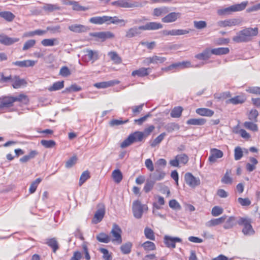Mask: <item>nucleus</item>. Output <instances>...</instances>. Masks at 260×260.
<instances>
[{
  "mask_svg": "<svg viewBox=\"0 0 260 260\" xmlns=\"http://www.w3.org/2000/svg\"><path fill=\"white\" fill-rule=\"evenodd\" d=\"M166 135V134L165 133H162L160 134L153 141V142L151 144V146L152 147H155L156 145H158L164 140Z\"/></svg>",
  "mask_w": 260,
  "mask_h": 260,
  "instance_id": "nucleus-57",
  "label": "nucleus"
},
{
  "mask_svg": "<svg viewBox=\"0 0 260 260\" xmlns=\"http://www.w3.org/2000/svg\"><path fill=\"white\" fill-rule=\"evenodd\" d=\"M238 19L232 18L221 20L218 22V25L220 27H232L240 24Z\"/></svg>",
  "mask_w": 260,
  "mask_h": 260,
  "instance_id": "nucleus-13",
  "label": "nucleus"
},
{
  "mask_svg": "<svg viewBox=\"0 0 260 260\" xmlns=\"http://www.w3.org/2000/svg\"><path fill=\"white\" fill-rule=\"evenodd\" d=\"M14 103L18 102L23 105H28L29 102V99L28 96L24 93H20L17 96H13Z\"/></svg>",
  "mask_w": 260,
  "mask_h": 260,
  "instance_id": "nucleus-29",
  "label": "nucleus"
},
{
  "mask_svg": "<svg viewBox=\"0 0 260 260\" xmlns=\"http://www.w3.org/2000/svg\"><path fill=\"white\" fill-rule=\"evenodd\" d=\"M0 17L7 22H12L15 18V15L10 11H3L0 12Z\"/></svg>",
  "mask_w": 260,
  "mask_h": 260,
  "instance_id": "nucleus-28",
  "label": "nucleus"
},
{
  "mask_svg": "<svg viewBox=\"0 0 260 260\" xmlns=\"http://www.w3.org/2000/svg\"><path fill=\"white\" fill-rule=\"evenodd\" d=\"M223 156V152L216 148H212L210 150V155L208 158V160L211 163H214L217 159L222 157Z\"/></svg>",
  "mask_w": 260,
  "mask_h": 260,
  "instance_id": "nucleus-14",
  "label": "nucleus"
},
{
  "mask_svg": "<svg viewBox=\"0 0 260 260\" xmlns=\"http://www.w3.org/2000/svg\"><path fill=\"white\" fill-rule=\"evenodd\" d=\"M183 109L181 106L175 107L171 111L170 115L172 118H179L182 115Z\"/></svg>",
  "mask_w": 260,
  "mask_h": 260,
  "instance_id": "nucleus-44",
  "label": "nucleus"
},
{
  "mask_svg": "<svg viewBox=\"0 0 260 260\" xmlns=\"http://www.w3.org/2000/svg\"><path fill=\"white\" fill-rule=\"evenodd\" d=\"M46 243L52 249L54 253H55L59 248L58 242L55 238L47 239Z\"/></svg>",
  "mask_w": 260,
  "mask_h": 260,
  "instance_id": "nucleus-39",
  "label": "nucleus"
},
{
  "mask_svg": "<svg viewBox=\"0 0 260 260\" xmlns=\"http://www.w3.org/2000/svg\"><path fill=\"white\" fill-rule=\"evenodd\" d=\"M148 210L146 205L142 204L139 200L135 201L132 205V211L135 218L140 219L142 217L144 211Z\"/></svg>",
  "mask_w": 260,
  "mask_h": 260,
  "instance_id": "nucleus-6",
  "label": "nucleus"
},
{
  "mask_svg": "<svg viewBox=\"0 0 260 260\" xmlns=\"http://www.w3.org/2000/svg\"><path fill=\"white\" fill-rule=\"evenodd\" d=\"M258 34V28L254 27L245 28L239 31L237 35L233 38V40L236 43L247 42L251 40L253 37Z\"/></svg>",
  "mask_w": 260,
  "mask_h": 260,
  "instance_id": "nucleus-1",
  "label": "nucleus"
},
{
  "mask_svg": "<svg viewBox=\"0 0 260 260\" xmlns=\"http://www.w3.org/2000/svg\"><path fill=\"white\" fill-rule=\"evenodd\" d=\"M12 77L11 75L6 76L3 72H1L0 73V83H6L11 82L12 80Z\"/></svg>",
  "mask_w": 260,
  "mask_h": 260,
  "instance_id": "nucleus-62",
  "label": "nucleus"
},
{
  "mask_svg": "<svg viewBox=\"0 0 260 260\" xmlns=\"http://www.w3.org/2000/svg\"><path fill=\"white\" fill-rule=\"evenodd\" d=\"M258 115V111L255 109H252L248 115V118L251 121H253L254 122H257V118Z\"/></svg>",
  "mask_w": 260,
  "mask_h": 260,
  "instance_id": "nucleus-59",
  "label": "nucleus"
},
{
  "mask_svg": "<svg viewBox=\"0 0 260 260\" xmlns=\"http://www.w3.org/2000/svg\"><path fill=\"white\" fill-rule=\"evenodd\" d=\"M141 246L146 252L154 251L156 249V245L154 243L150 241H147L143 243Z\"/></svg>",
  "mask_w": 260,
  "mask_h": 260,
  "instance_id": "nucleus-42",
  "label": "nucleus"
},
{
  "mask_svg": "<svg viewBox=\"0 0 260 260\" xmlns=\"http://www.w3.org/2000/svg\"><path fill=\"white\" fill-rule=\"evenodd\" d=\"M36 62L37 61L28 59L22 61H16L13 62L12 64L20 68H26L34 66Z\"/></svg>",
  "mask_w": 260,
  "mask_h": 260,
  "instance_id": "nucleus-22",
  "label": "nucleus"
},
{
  "mask_svg": "<svg viewBox=\"0 0 260 260\" xmlns=\"http://www.w3.org/2000/svg\"><path fill=\"white\" fill-rule=\"evenodd\" d=\"M248 4L247 2H243L240 4L232 5L227 8L218 9L217 13L219 16H226L234 12L241 11L245 9Z\"/></svg>",
  "mask_w": 260,
  "mask_h": 260,
  "instance_id": "nucleus-3",
  "label": "nucleus"
},
{
  "mask_svg": "<svg viewBox=\"0 0 260 260\" xmlns=\"http://www.w3.org/2000/svg\"><path fill=\"white\" fill-rule=\"evenodd\" d=\"M112 177L115 183H119L122 180L123 175L120 170L116 169L113 171Z\"/></svg>",
  "mask_w": 260,
  "mask_h": 260,
  "instance_id": "nucleus-40",
  "label": "nucleus"
},
{
  "mask_svg": "<svg viewBox=\"0 0 260 260\" xmlns=\"http://www.w3.org/2000/svg\"><path fill=\"white\" fill-rule=\"evenodd\" d=\"M69 29L72 31L79 33L84 31L86 27L83 25L75 24L69 26Z\"/></svg>",
  "mask_w": 260,
  "mask_h": 260,
  "instance_id": "nucleus-45",
  "label": "nucleus"
},
{
  "mask_svg": "<svg viewBox=\"0 0 260 260\" xmlns=\"http://www.w3.org/2000/svg\"><path fill=\"white\" fill-rule=\"evenodd\" d=\"M184 180L186 183L192 188L199 186L201 181L199 178L195 177L191 173H186L184 175Z\"/></svg>",
  "mask_w": 260,
  "mask_h": 260,
  "instance_id": "nucleus-10",
  "label": "nucleus"
},
{
  "mask_svg": "<svg viewBox=\"0 0 260 260\" xmlns=\"http://www.w3.org/2000/svg\"><path fill=\"white\" fill-rule=\"evenodd\" d=\"M211 54H212L211 49L207 48L202 53L196 54L195 57L200 60H207L210 57Z\"/></svg>",
  "mask_w": 260,
  "mask_h": 260,
  "instance_id": "nucleus-30",
  "label": "nucleus"
},
{
  "mask_svg": "<svg viewBox=\"0 0 260 260\" xmlns=\"http://www.w3.org/2000/svg\"><path fill=\"white\" fill-rule=\"evenodd\" d=\"M189 160L188 156L185 154H181L175 156V158L171 159L169 164L171 166L178 167L179 164L186 165Z\"/></svg>",
  "mask_w": 260,
  "mask_h": 260,
  "instance_id": "nucleus-9",
  "label": "nucleus"
},
{
  "mask_svg": "<svg viewBox=\"0 0 260 260\" xmlns=\"http://www.w3.org/2000/svg\"><path fill=\"white\" fill-rule=\"evenodd\" d=\"M41 181L42 179L40 178H38L31 183L29 188V192L30 193H33L36 191L39 184L41 182Z\"/></svg>",
  "mask_w": 260,
  "mask_h": 260,
  "instance_id": "nucleus-55",
  "label": "nucleus"
},
{
  "mask_svg": "<svg viewBox=\"0 0 260 260\" xmlns=\"http://www.w3.org/2000/svg\"><path fill=\"white\" fill-rule=\"evenodd\" d=\"M240 225L243 226L242 233L245 235H251L254 234V231L251 225L250 219L246 217H240L238 221Z\"/></svg>",
  "mask_w": 260,
  "mask_h": 260,
  "instance_id": "nucleus-5",
  "label": "nucleus"
},
{
  "mask_svg": "<svg viewBox=\"0 0 260 260\" xmlns=\"http://www.w3.org/2000/svg\"><path fill=\"white\" fill-rule=\"evenodd\" d=\"M57 42L56 39H45L41 41V44L44 46H53Z\"/></svg>",
  "mask_w": 260,
  "mask_h": 260,
  "instance_id": "nucleus-61",
  "label": "nucleus"
},
{
  "mask_svg": "<svg viewBox=\"0 0 260 260\" xmlns=\"http://www.w3.org/2000/svg\"><path fill=\"white\" fill-rule=\"evenodd\" d=\"M196 112L197 114L206 117H212L214 112L212 110L206 108H200L196 110Z\"/></svg>",
  "mask_w": 260,
  "mask_h": 260,
  "instance_id": "nucleus-25",
  "label": "nucleus"
},
{
  "mask_svg": "<svg viewBox=\"0 0 260 260\" xmlns=\"http://www.w3.org/2000/svg\"><path fill=\"white\" fill-rule=\"evenodd\" d=\"M231 174L232 170L230 169H228L226 171V172L223 177L221 179L222 183L225 184H231L233 183V179L231 177Z\"/></svg>",
  "mask_w": 260,
  "mask_h": 260,
  "instance_id": "nucleus-43",
  "label": "nucleus"
},
{
  "mask_svg": "<svg viewBox=\"0 0 260 260\" xmlns=\"http://www.w3.org/2000/svg\"><path fill=\"white\" fill-rule=\"evenodd\" d=\"M246 91L250 93L254 94L260 95V87L258 86H250L248 87Z\"/></svg>",
  "mask_w": 260,
  "mask_h": 260,
  "instance_id": "nucleus-64",
  "label": "nucleus"
},
{
  "mask_svg": "<svg viewBox=\"0 0 260 260\" xmlns=\"http://www.w3.org/2000/svg\"><path fill=\"white\" fill-rule=\"evenodd\" d=\"M140 30L141 29L139 28V26L130 28L126 31L125 37L127 38H131L139 35L141 34Z\"/></svg>",
  "mask_w": 260,
  "mask_h": 260,
  "instance_id": "nucleus-34",
  "label": "nucleus"
},
{
  "mask_svg": "<svg viewBox=\"0 0 260 260\" xmlns=\"http://www.w3.org/2000/svg\"><path fill=\"white\" fill-rule=\"evenodd\" d=\"M144 235L147 239L152 241L155 240L154 233L151 229L148 227L145 228L144 229Z\"/></svg>",
  "mask_w": 260,
  "mask_h": 260,
  "instance_id": "nucleus-51",
  "label": "nucleus"
},
{
  "mask_svg": "<svg viewBox=\"0 0 260 260\" xmlns=\"http://www.w3.org/2000/svg\"><path fill=\"white\" fill-rule=\"evenodd\" d=\"M86 52L87 53V55L88 56L89 59L92 60V62H94L99 58L98 51L88 49Z\"/></svg>",
  "mask_w": 260,
  "mask_h": 260,
  "instance_id": "nucleus-54",
  "label": "nucleus"
},
{
  "mask_svg": "<svg viewBox=\"0 0 260 260\" xmlns=\"http://www.w3.org/2000/svg\"><path fill=\"white\" fill-rule=\"evenodd\" d=\"M230 52V49L228 47H219L211 49L212 54L221 55L227 54Z\"/></svg>",
  "mask_w": 260,
  "mask_h": 260,
  "instance_id": "nucleus-36",
  "label": "nucleus"
},
{
  "mask_svg": "<svg viewBox=\"0 0 260 260\" xmlns=\"http://www.w3.org/2000/svg\"><path fill=\"white\" fill-rule=\"evenodd\" d=\"M243 156V151L241 147L238 146L234 150V158L236 160L240 159Z\"/></svg>",
  "mask_w": 260,
  "mask_h": 260,
  "instance_id": "nucleus-60",
  "label": "nucleus"
},
{
  "mask_svg": "<svg viewBox=\"0 0 260 260\" xmlns=\"http://www.w3.org/2000/svg\"><path fill=\"white\" fill-rule=\"evenodd\" d=\"M19 41V38H11L5 35H0V43L9 46Z\"/></svg>",
  "mask_w": 260,
  "mask_h": 260,
  "instance_id": "nucleus-19",
  "label": "nucleus"
},
{
  "mask_svg": "<svg viewBox=\"0 0 260 260\" xmlns=\"http://www.w3.org/2000/svg\"><path fill=\"white\" fill-rule=\"evenodd\" d=\"M166 60V58L165 57L159 56L157 55H153L147 57L144 60V63L149 65L150 64H158L162 63Z\"/></svg>",
  "mask_w": 260,
  "mask_h": 260,
  "instance_id": "nucleus-15",
  "label": "nucleus"
},
{
  "mask_svg": "<svg viewBox=\"0 0 260 260\" xmlns=\"http://www.w3.org/2000/svg\"><path fill=\"white\" fill-rule=\"evenodd\" d=\"M189 32V30L186 29H172L165 31L166 35L170 36H181L187 34Z\"/></svg>",
  "mask_w": 260,
  "mask_h": 260,
  "instance_id": "nucleus-31",
  "label": "nucleus"
},
{
  "mask_svg": "<svg viewBox=\"0 0 260 260\" xmlns=\"http://www.w3.org/2000/svg\"><path fill=\"white\" fill-rule=\"evenodd\" d=\"M105 214V209L102 207L98 209L95 212L94 216L92 219V223L97 224L100 222L103 219Z\"/></svg>",
  "mask_w": 260,
  "mask_h": 260,
  "instance_id": "nucleus-18",
  "label": "nucleus"
},
{
  "mask_svg": "<svg viewBox=\"0 0 260 260\" xmlns=\"http://www.w3.org/2000/svg\"><path fill=\"white\" fill-rule=\"evenodd\" d=\"M179 128V126L178 124L174 122L170 123L168 124L166 127L167 131L169 133H172V132L178 130Z\"/></svg>",
  "mask_w": 260,
  "mask_h": 260,
  "instance_id": "nucleus-63",
  "label": "nucleus"
},
{
  "mask_svg": "<svg viewBox=\"0 0 260 260\" xmlns=\"http://www.w3.org/2000/svg\"><path fill=\"white\" fill-rule=\"evenodd\" d=\"M225 223L223 225V228L225 230L230 229L233 228L236 224V217L233 216L229 217V218L225 220Z\"/></svg>",
  "mask_w": 260,
  "mask_h": 260,
  "instance_id": "nucleus-37",
  "label": "nucleus"
},
{
  "mask_svg": "<svg viewBox=\"0 0 260 260\" xmlns=\"http://www.w3.org/2000/svg\"><path fill=\"white\" fill-rule=\"evenodd\" d=\"M243 126L246 129L252 132H257L258 130V125L255 122L252 121H245L243 123Z\"/></svg>",
  "mask_w": 260,
  "mask_h": 260,
  "instance_id": "nucleus-46",
  "label": "nucleus"
},
{
  "mask_svg": "<svg viewBox=\"0 0 260 260\" xmlns=\"http://www.w3.org/2000/svg\"><path fill=\"white\" fill-rule=\"evenodd\" d=\"M93 36L104 41L107 39L113 38L114 34L110 31L99 32L95 33Z\"/></svg>",
  "mask_w": 260,
  "mask_h": 260,
  "instance_id": "nucleus-26",
  "label": "nucleus"
},
{
  "mask_svg": "<svg viewBox=\"0 0 260 260\" xmlns=\"http://www.w3.org/2000/svg\"><path fill=\"white\" fill-rule=\"evenodd\" d=\"M165 176V172L162 169L157 168L155 173L153 174V179L154 181H160L164 179Z\"/></svg>",
  "mask_w": 260,
  "mask_h": 260,
  "instance_id": "nucleus-33",
  "label": "nucleus"
},
{
  "mask_svg": "<svg viewBox=\"0 0 260 260\" xmlns=\"http://www.w3.org/2000/svg\"><path fill=\"white\" fill-rule=\"evenodd\" d=\"M11 82L12 87L15 89L20 88L27 84L26 80L24 79L20 78L18 75L14 76Z\"/></svg>",
  "mask_w": 260,
  "mask_h": 260,
  "instance_id": "nucleus-16",
  "label": "nucleus"
},
{
  "mask_svg": "<svg viewBox=\"0 0 260 260\" xmlns=\"http://www.w3.org/2000/svg\"><path fill=\"white\" fill-rule=\"evenodd\" d=\"M161 28H162V25L155 22H148L144 25L139 26V28L142 30H157Z\"/></svg>",
  "mask_w": 260,
  "mask_h": 260,
  "instance_id": "nucleus-17",
  "label": "nucleus"
},
{
  "mask_svg": "<svg viewBox=\"0 0 260 260\" xmlns=\"http://www.w3.org/2000/svg\"><path fill=\"white\" fill-rule=\"evenodd\" d=\"M206 122V120L203 118H190L186 121L188 125H203Z\"/></svg>",
  "mask_w": 260,
  "mask_h": 260,
  "instance_id": "nucleus-32",
  "label": "nucleus"
},
{
  "mask_svg": "<svg viewBox=\"0 0 260 260\" xmlns=\"http://www.w3.org/2000/svg\"><path fill=\"white\" fill-rule=\"evenodd\" d=\"M150 70V68H141L138 70L133 71L132 73V76L139 77H145L149 74Z\"/></svg>",
  "mask_w": 260,
  "mask_h": 260,
  "instance_id": "nucleus-21",
  "label": "nucleus"
},
{
  "mask_svg": "<svg viewBox=\"0 0 260 260\" xmlns=\"http://www.w3.org/2000/svg\"><path fill=\"white\" fill-rule=\"evenodd\" d=\"M120 81L117 80H110L109 81H104L101 82L96 83L94 84V86L97 88H106L107 87L113 86L115 85L118 84Z\"/></svg>",
  "mask_w": 260,
  "mask_h": 260,
  "instance_id": "nucleus-20",
  "label": "nucleus"
},
{
  "mask_svg": "<svg viewBox=\"0 0 260 260\" xmlns=\"http://www.w3.org/2000/svg\"><path fill=\"white\" fill-rule=\"evenodd\" d=\"M41 144L46 148L54 147L56 145V143L54 140H42L41 141Z\"/></svg>",
  "mask_w": 260,
  "mask_h": 260,
  "instance_id": "nucleus-58",
  "label": "nucleus"
},
{
  "mask_svg": "<svg viewBox=\"0 0 260 260\" xmlns=\"http://www.w3.org/2000/svg\"><path fill=\"white\" fill-rule=\"evenodd\" d=\"M168 12V9L166 7L155 8L153 12V15L156 17H159Z\"/></svg>",
  "mask_w": 260,
  "mask_h": 260,
  "instance_id": "nucleus-48",
  "label": "nucleus"
},
{
  "mask_svg": "<svg viewBox=\"0 0 260 260\" xmlns=\"http://www.w3.org/2000/svg\"><path fill=\"white\" fill-rule=\"evenodd\" d=\"M38 154V152L36 150H31L29 152V154L25 155L20 158V161L22 163H25L28 161L30 159H32Z\"/></svg>",
  "mask_w": 260,
  "mask_h": 260,
  "instance_id": "nucleus-41",
  "label": "nucleus"
},
{
  "mask_svg": "<svg viewBox=\"0 0 260 260\" xmlns=\"http://www.w3.org/2000/svg\"><path fill=\"white\" fill-rule=\"evenodd\" d=\"M64 87V81H57L54 82L52 86L48 88V90L50 91H56L63 88Z\"/></svg>",
  "mask_w": 260,
  "mask_h": 260,
  "instance_id": "nucleus-49",
  "label": "nucleus"
},
{
  "mask_svg": "<svg viewBox=\"0 0 260 260\" xmlns=\"http://www.w3.org/2000/svg\"><path fill=\"white\" fill-rule=\"evenodd\" d=\"M14 104L13 96H3L0 98V110L11 108L14 106Z\"/></svg>",
  "mask_w": 260,
  "mask_h": 260,
  "instance_id": "nucleus-11",
  "label": "nucleus"
},
{
  "mask_svg": "<svg viewBox=\"0 0 260 260\" xmlns=\"http://www.w3.org/2000/svg\"><path fill=\"white\" fill-rule=\"evenodd\" d=\"M133 244L131 242H128L122 244L120 247V250L123 254H127L131 252Z\"/></svg>",
  "mask_w": 260,
  "mask_h": 260,
  "instance_id": "nucleus-50",
  "label": "nucleus"
},
{
  "mask_svg": "<svg viewBox=\"0 0 260 260\" xmlns=\"http://www.w3.org/2000/svg\"><path fill=\"white\" fill-rule=\"evenodd\" d=\"M181 239L178 237H172L165 235L164 238V242L166 247L170 248H175L177 242H181Z\"/></svg>",
  "mask_w": 260,
  "mask_h": 260,
  "instance_id": "nucleus-12",
  "label": "nucleus"
},
{
  "mask_svg": "<svg viewBox=\"0 0 260 260\" xmlns=\"http://www.w3.org/2000/svg\"><path fill=\"white\" fill-rule=\"evenodd\" d=\"M121 235L122 230L121 228L117 224L114 223L110 232L111 241L113 243L121 244L122 242Z\"/></svg>",
  "mask_w": 260,
  "mask_h": 260,
  "instance_id": "nucleus-7",
  "label": "nucleus"
},
{
  "mask_svg": "<svg viewBox=\"0 0 260 260\" xmlns=\"http://www.w3.org/2000/svg\"><path fill=\"white\" fill-rule=\"evenodd\" d=\"M69 4L72 5V8L73 10L80 11H86L88 9L87 7H83L79 5L78 2L75 1L70 2Z\"/></svg>",
  "mask_w": 260,
  "mask_h": 260,
  "instance_id": "nucleus-53",
  "label": "nucleus"
},
{
  "mask_svg": "<svg viewBox=\"0 0 260 260\" xmlns=\"http://www.w3.org/2000/svg\"><path fill=\"white\" fill-rule=\"evenodd\" d=\"M96 239L100 242L108 243L111 241V237L108 235L101 233L96 236Z\"/></svg>",
  "mask_w": 260,
  "mask_h": 260,
  "instance_id": "nucleus-47",
  "label": "nucleus"
},
{
  "mask_svg": "<svg viewBox=\"0 0 260 260\" xmlns=\"http://www.w3.org/2000/svg\"><path fill=\"white\" fill-rule=\"evenodd\" d=\"M144 138V135L142 132H135L131 134L128 137L120 144V147L122 148H126L135 142L142 141Z\"/></svg>",
  "mask_w": 260,
  "mask_h": 260,
  "instance_id": "nucleus-4",
  "label": "nucleus"
},
{
  "mask_svg": "<svg viewBox=\"0 0 260 260\" xmlns=\"http://www.w3.org/2000/svg\"><path fill=\"white\" fill-rule=\"evenodd\" d=\"M90 178V172L88 170L84 171L80 176L79 181V185L80 186H82V184Z\"/></svg>",
  "mask_w": 260,
  "mask_h": 260,
  "instance_id": "nucleus-52",
  "label": "nucleus"
},
{
  "mask_svg": "<svg viewBox=\"0 0 260 260\" xmlns=\"http://www.w3.org/2000/svg\"><path fill=\"white\" fill-rule=\"evenodd\" d=\"M180 13L171 12L162 18V21L164 23H170L175 21L180 17Z\"/></svg>",
  "mask_w": 260,
  "mask_h": 260,
  "instance_id": "nucleus-23",
  "label": "nucleus"
},
{
  "mask_svg": "<svg viewBox=\"0 0 260 260\" xmlns=\"http://www.w3.org/2000/svg\"><path fill=\"white\" fill-rule=\"evenodd\" d=\"M226 217V215H223L218 218L212 219L206 223V226L212 227L220 224L225 221Z\"/></svg>",
  "mask_w": 260,
  "mask_h": 260,
  "instance_id": "nucleus-27",
  "label": "nucleus"
},
{
  "mask_svg": "<svg viewBox=\"0 0 260 260\" xmlns=\"http://www.w3.org/2000/svg\"><path fill=\"white\" fill-rule=\"evenodd\" d=\"M246 100L244 95H239L232 98L226 101V104H232L233 105H238L244 103Z\"/></svg>",
  "mask_w": 260,
  "mask_h": 260,
  "instance_id": "nucleus-24",
  "label": "nucleus"
},
{
  "mask_svg": "<svg viewBox=\"0 0 260 260\" xmlns=\"http://www.w3.org/2000/svg\"><path fill=\"white\" fill-rule=\"evenodd\" d=\"M112 5L123 8H133L141 7L142 5L137 2H132L131 0H117L112 2Z\"/></svg>",
  "mask_w": 260,
  "mask_h": 260,
  "instance_id": "nucleus-8",
  "label": "nucleus"
},
{
  "mask_svg": "<svg viewBox=\"0 0 260 260\" xmlns=\"http://www.w3.org/2000/svg\"><path fill=\"white\" fill-rule=\"evenodd\" d=\"M250 162L246 165V169L247 171L250 172L256 169V166L258 164V160L254 157H250L249 158Z\"/></svg>",
  "mask_w": 260,
  "mask_h": 260,
  "instance_id": "nucleus-35",
  "label": "nucleus"
},
{
  "mask_svg": "<svg viewBox=\"0 0 260 260\" xmlns=\"http://www.w3.org/2000/svg\"><path fill=\"white\" fill-rule=\"evenodd\" d=\"M100 251L103 253V258L105 260H112V256L111 253H109V251L104 248H100Z\"/></svg>",
  "mask_w": 260,
  "mask_h": 260,
  "instance_id": "nucleus-56",
  "label": "nucleus"
},
{
  "mask_svg": "<svg viewBox=\"0 0 260 260\" xmlns=\"http://www.w3.org/2000/svg\"><path fill=\"white\" fill-rule=\"evenodd\" d=\"M89 22L92 24L101 25L104 23L107 24L122 23V26H124L126 21L123 19H119L116 16L111 17L109 16H96L91 17L89 19Z\"/></svg>",
  "mask_w": 260,
  "mask_h": 260,
  "instance_id": "nucleus-2",
  "label": "nucleus"
},
{
  "mask_svg": "<svg viewBox=\"0 0 260 260\" xmlns=\"http://www.w3.org/2000/svg\"><path fill=\"white\" fill-rule=\"evenodd\" d=\"M108 55L115 64H119L122 62L121 57L115 51H110L108 53Z\"/></svg>",
  "mask_w": 260,
  "mask_h": 260,
  "instance_id": "nucleus-38",
  "label": "nucleus"
}]
</instances>
